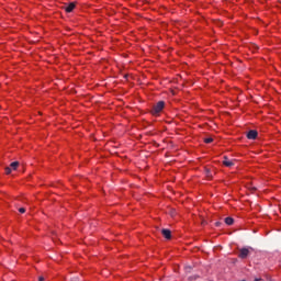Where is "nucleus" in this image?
Returning a JSON list of instances; mask_svg holds the SVG:
<instances>
[{
    "mask_svg": "<svg viewBox=\"0 0 281 281\" xmlns=\"http://www.w3.org/2000/svg\"><path fill=\"white\" fill-rule=\"evenodd\" d=\"M255 281H260V279H255Z\"/></svg>",
    "mask_w": 281,
    "mask_h": 281,
    "instance_id": "13",
    "label": "nucleus"
},
{
    "mask_svg": "<svg viewBox=\"0 0 281 281\" xmlns=\"http://www.w3.org/2000/svg\"><path fill=\"white\" fill-rule=\"evenodd\" d=\"M10 172H12V167H7L5 168V175H10Z\"/></svg>",
    "mask_w": 281,
    "mask_h": 281,
    "instance_id": "10",
    "label": "nucleus"
},
{
    "mask_svg": "<svg viewBox=\"0 0 281 281\" xmlns=\"http://www.w3.org/2000/svg\"><path fill=\"white\" fill-rule=\"evenodd\" d=\"M165 106H166V103L164 101H159L157 104L154 105L151 110V115H159V113L164 111Z\"/></svg>",
    "mask_w": 281,
    "mask_h": 281,
    "instance_id": "1",
    "label": "nucleus"
},
{
    "mask_svg": "<svg viewBox=\"0 0 281 281\" xmlns=\"http://www.w3.org/2000/svg\"><path fill=\"white\" fill-rule=\"evenodd\" d=\"M225 223H226V225H234V218H232V217H226V218H225Z\"/></svg>",
    "mask_w": 281,
    "mask_h": 281,
    "instance_id": "8",
    "label": "nucleus"
},
{
    "mask_svg": "<svg viewBox=\"0 0 281 281\" xmlns=\"http://www.w3.org/2000/svg\"><path fill=\"white\" fill-rule=\"evenodd\" d=\"M223 164H224V166H226L227 168H232V166L234 165V161L227 159V157H224Z\"/></svg>",
    "mask_w": 281,
    "mask_h": 281,
    "instance_id": "4",
    "label": "nucleus"
},
{
    "mask_svg": "<svg viewBox=\"0 0 281 281\" xmlns=\"http://www.w3.org/2000/svg\"><path fill=\"white\" fill-rule=\"evenodd\" d=\"M38 281H45V278L40 277V278H38Z\"/></svg>",
    "mask_w": 281,
    "mask_h": 281,
    "instance_id": "12",
    "label": "nucleus"
},
{
    "mask_svg": "<svg viewBox=\"0 0 281 281\" xmlns=\"http://www.w3.org/2000/svg\"><path fill=\"white\" fill-rule=\"evenodd\" d=\"M20 214H25V209L21 207L19 209Z\"/></svg>",
    "mask_w": 281,
    "mask_h": 281,
    "instance_id": "11",
    "label": "nucleus"
},
{
    "mask_svg": "<svg viewBox=\"0 0 281 281\" xmlns=\"http://www.w3.org/2000/svg\"><path fill=\"white\" fill-rule=\"evenodd\" d=\"M205 144H212V142H214V139L212 137L205 138L204 139Z\"/></svg>",
    "mask_w": 281,
    "mask_h": 281,
    "instance_id": "9",
    "label": "nucleus"
},
{
    "mask_svg": "<svg viewBox=\"0 0 281 281\" xmlns=\"http://www.w3.org/2000/svg\"><path fill=\"white\" fill-rule=\"evenodd\" d=\"M247 137H248V139H256V137H258V132L255 131V130H250V131L247 133Z\"/></svg>",
    "mask_w": 281,
    "mask_h": 281,
    "instance_id": "3",
    "label": "nucleus"
},
{
    "mask_svg": "<svg viewBox=\"0 0 281 281\" xmlns=\"http://www.w3.org/2000/svg\"><path fill=\"white\" fill-rule=\"evenodd\" d=\"M247 256H249V248H241L239 250V257L245 259V258H247Z\"/></svg>",
    "mask_w": 281,
    "mask_h": 281,
    "instance_id": "2",
    "label": "nucleus"
},
{
    "mask_svg": "<svg viewBox=\"0 0 281 281\" xmlns=\"http://www.w3.org/2000/svg\"><path fill=\"white\" fill-rule=\"evenodd\" d=\"M75 8H76V3L71 2L66 7V12H74Z\"/></svg>",
    "mask_w": 281,
    "mask_h": 281,
    "instance_id": "6",
    "label": "nucleus"
},
{
    "mask_svg": "<svg viewBox=\"0 0 281 281\" xmlns=\"http://www.w3.org/2000/svg\"><path fill=\"white\" fill-rule=\"evenodd\" d=\"M10 168L16 170V168H19V161L11 162Z\"/></svg>",
    "mask_w": 281,
    "mask_h": 281,
    "instance_id": "7",
    "label": "nucleus"
},
{
    "mask_svg": "<svg viewBox=\"0 0 281 281\" xmlns=\"http://www.w3.org/2000/svg\"><path fill=\"white\" fill-rule=\"evenodd\" d=\"M161 234L165 238H167V240H169L170 236H171V233H170V229H162L161 231Z\"/></svg>",
    "mask_w": 281,
    "mask_h": 281,
    "instance_id": "5",
    "label": "nucleus"
}]
</instances>
